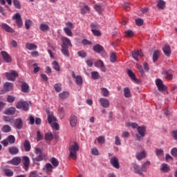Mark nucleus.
Returning <instances> with one entry per match:
<instances>
[{"instance_id": "obj_2", "label": "nucleus", "mask_w": 177, "mask_h": 177, "mask_svg": "<svg viewBox=\"0 0 177 177\" xmlns=\"http://www.w3.org/2000/svg\"><path fill=\"white\" fill-rule=\"evenodd\" d=\"M69 155L68 158H72V160H77V152L80 151V145L77 142H75L73 145H71L68 147Z\"/></svg>"}, {"instance_id": "obj_12", "label": "nucleus", "mask_w": 177, "mask_h": 177, "mask_svg": "<svg viewBox=\"0 0 177 177\" xmlns=\"http://www.w3.org/2000/svg\"><path fill=\"white\" fill-rule=\"evenodd\" d=\"M94 66L95 67H98L99 68H101V71H103V73H106V66H104V63L103 61L99 59L97 60Z\"/></svg>"}, {"instance_id": "obj_38", "label": "nucleus", "mask_w": 177, "mask_h": 177, "mask_svg": "<svg viewBox=\"0 0 177 177\" xmlns=\"http://www.w3.org/2000/svg\"><path fill=\"white\" fill-rule=\"evenodd\" d=\"M1 131L2 132H4V133H8V132H10V131H12V128L10 126L6 124L2 127Z\"/></svg>"}, {"instance_id": "obj_57", "label": "nucleus", "mask_w": 177, "mask_h": 177, "mask_svg": "<svg viewBox=\"0 0 177 177\" xmlns=\"http://www.w3.org/2000/svg\"><path fill=\"white\" fill-rule=\"evenodd\" d=\"M32 66L35 67L33 73L34 74H37V73L41 70V68L38 66V64L37 63L33 64Z\"/></svg>"}, {"instance_id": "obj_44", "label": "nucleus", "mask_w": 177, "mask_h": 177, "mask_svg": "<svg viewBox=\"0 0 177 177\" xmlns=\"http://www.w3.org/2000/svg\"><path fill=\"white\" fill-rule=\"evenodd\" d=\"M111 63H115L117 62V54L115 53H112L110 57Z\"/></svg>"}, {"instance_id": "obj_63", "label": "nucleus", "mask_w": 177, "mask_h": 177, "mask_svg": "<svg viewBox=\"0 0 177 177\" xmlns=\"http://www.w3.org/2000/svg\"><path fill=\"white\" fill-rule=\"evenodd\" d=\"M82 45H92V42L91 41H88V39H84L82 41Z\"/></svg>"}, {"instance_id": "obj_6", "label": "nucleus", "mask_w": 177, "mask_h": 177, "mask_svg": "<svg viewBox=\"0 0 177 177\" xmlns=\"http://www.w3.org/2000/svg\"><path fill=\"white\" fill-rule=\"evenodd\" d=\"M156 85L160 92H164V91H167V86L164 85V83L161 79H157L156 80Z\"/></svg>"}, {"instance_id": "obj_60", "label": "nucleus", "mask_w": 177, "mask_h": 177, "mask_svg": "<svg viewBox=\"0 0 177 177\" xmlns=\"http://www.w3.org/2000/svg\"><path fill=\"white\" fill-rule=\"evenodd\" d=\"M77 55H78V56H79L80 57H82L83 59H84V57H86V53H85V51H84V50L79 51V52L77 53Z\"/></svg>"}, {"instance_id": "obj_22", "label": "nucleus", "mask_w": 177, "mask_h": 177, "mask_svg": "<svg viewBox=\"0 0 177 177\" xmlns=\"http://www.w3.org/2000/svg\"><path fill=\"white\" fill-rule=\"evenodd\" d=\"M93 49L94 52H96V53H101V52L104 50V48H103L100 44H96L93 46Z\"/></svg>"}, {"instance_id": "obj_55", "label": "nucleus", "mask_w": 177, "mask_h": 177, "mask_svg": "<svg viewBox=\"0 0 177 177\" xmlns=\"http://www.w3.org/2000/svg\"><path fill=\"white\" fill-rule=\"evenodd\" d=\"M127 125V127H132L133 129H138V128H139V125L135 122H129Z\"/></svg>"}, {"instance_id": "obj_8", "label": "nucleus", "mask_w": 177, "mask_h": 177, "mask_svg": "<svg viewBox=\"0 0 177 177\" xmlns=\"http://www.w3.org/2000/svg\"><path fill=\"white\" fill-rule=\"evenodd\" d=\"M14 20H16V24L18 27H21L23 26V21L21 20V16L19 12L16 13L14 17H12Z\"/></svg>"}, {"instance_id": "obj_41", "label": "nucleus", "mask_w": 177, "mask_h": 177, "mask_svg": "<svg viewBox=\"0 0 177 177\" xmlns=\"http://www.w3.org/2000/svg\"><path fill=\"white\" fill-rule=\"evenodd\" d=\"M28 89H29V86H28V84H27V83H24L21 85V91L22 92H24V93H28Z\"/></svg>"}, {"instance_id": "obj_46", "label": "nucleus", "mask_w": 177, "mask_h": 177, "mask_svg": "<svg viewBox=\"0 0 177 177\" xmlns=\"http://www.w3.org/2000/svg\"><path fill=\"white\" fill-rule=\"evenodd\" d=\"M3 172L6 176H8V177L13 176V171L9 169H4Z\"/></svg>"}, {"instance_id": "obj_25", "label": "nucleus", "mask_w": 177, "mask_h": 177, "mask_svg": "<svg viewBox=\"0 0 177 177\" xmlns=\"http://www.w3.org/2000/svg\"><path fill=\"white\" fill-rule=\"evenodd\" d=\"M70 96V93L68 91H63L59 94V98L62 99L63 100L67 99Z\"/></svg>"}, {"instance_id": "obj_32", "label": "nucleus", "mask_w": 177, "mask_h": 177, "mask_svg": "<svg viewBox=\"0 0 177 177\" xmlns=\"http://www.w3.org/2000/svg\"><path fill=\"white\" fill-rule=\"evenodd\" d=\"M42 160H44V153H39L37 158H32L34 164H37V162L42 161Z\"/></svg>"}, {"instance_id": "obj_43", "label": "nucleus", "mask_w": 177, "mask_h": 177, "mask_svg": "<svg viewBox=\"0 0 177 177\" xmlns=\"http://www.w3.org/2000/svg\"><path fill=\"white\" fill-rule=\"evenodd\" d=\"M51 164L55 167V168L59 167V160L56 159L55 157H53L50 160Z\"/></svg>"}, {"instance_id": "obj_58", "label": "nucleus", "mask_w": 177, "mask_h": 177, "mask_svg": "<svg viewBox=\"0 0 177 177\" xmlns=\"http://www.w3.org/2000/svg\"><path fill=\"white\" fill-rule=\"evenodd\" d=\"M156 153L158 157H160V156H164V150H162V149H157L156 150Z\"/></svg>"}, {"instance_id": "obj_40", "label": "nucleus", "mask_w": 177, "mask_h": 177, "mask_svg": "<svg viewBox=\"0 0 177 177\" xmlns=\"http://www.w3.org/2000/svg\"><path fill=\"white\" fill-rule=\"evenodd\" d=\"M94 9L96 10V12L98 13V15H102L104 9L102 8V6L97 5V4H95L94 6Z\"/></svg>"}, {"instance_id": "obj_64", "label": "nucleus", "mask_w": 177, "mask_h": 177, "mask_svg": "<svg viewBox=\"0 0 177 177\" xmlns=\"http://www.w3.org/2000/svg\"><path fill=\"white\" fill-rule=\"evenodd\" d=\"M125 37H133L134 33L132 30H128L125 32Z\"/></svg>"}, {"instance_id": "obj_4", "label": "nucleus", "mask_w": 177, "mask_h": 177, "mask_svg": "<svg viewBox=\"0 0 177 177\" xmlns=\"http://www.w3.org/2000/svg\"><path fill=\"white\" fill-rule=\"evenodd\" d=\"M138 134H136V139L138 142H140L142 138H145L146 135V127H138Z\"/></svg>"}, {"instance_id": "obj_23", "label": "nucleus", "mask_w": 177, "mask_h": 177, "mask_svg": "<svg viewBox=\"0 0 177 177\" xmlns=\"http://www.w3.org/2000/svg\"><path fill=\"white\" fill-rule=\"evenodd\" d=\"M26 48L28 50H35L38 48V46L32 43H26Z\"/></svg>"}, {"instance_id": "obj_59", "label": "nucleus", "mask_w": 177, "mask_h": 177, "mask_svg": "<svg viewBox=\"0 0 177 177\" xmlns=\"http://www.w3.org/2000/svg\"><path fill=\"white\" fill-rule=\"evenodd\" d=\"M91 154H93V156H99L100 153H99V150L97 149L93 148L91 149Z\"/></svg>"}, {"instance_id": "obj_31", "label": "nucleus", "mask_w": 177, "mask_h": 177, "mask_svg": "<svg viewBox=\"0 0 177 177\" xmlns=\"http://www.w3.org/2000/svg\"><path fill=\"white\" fill-rule=\"evenodd\" d=\"M136 157L137 160L140 161V160H143V158H145V157H146V152L145 151H142L137 153Z\"/></svg>"}, {"instance_id": "obj_27", "label": "nucleus", "mask_w": 177, "mask_h": 177, "mask_svg": "<svg viewBox=\"0 0 177 177\" xmlns=\"http://www.w3.org/2000/svg\"><path fill=\"white\" fill-rule=\"evenodd\" d=\"M24 147L25 151H30L31 150V143L28 140H26L24 142Z\"/></svg>"}, {"instance_id": "obj_5", "label": "nucleus", "mask_w": 177, "mask_h": 177, "mask_svg": "<svg viewBox=\"0 0 177 177\" xmlns=\"http://www.w3.org/2000/svg\"><path fill=\"white\" fill-rule=\"evenodd\" d=\"M6 78L8 81H15L17 77H19V74L15 71H10L5 73Z\"/></svg>"}, {"instance_id": "obj_52", "label": "nucleus", "mask_w": 177, "mask_h": 177, "mask_svg": "<svg viewBox=\"0 0 177 177\" xmlns=\"http://www.w3.org/2000/svg\"><path fill=\"white\" fill-rule=\"evenodd\" d=\"M32 24V21L30 19H27L25 21V27L26 30H30V28L31 27Z\"/></svg>"}, {"instance_id": "obj_11", "label": "nucleus", "mask_w": 177, "mask_h": 177, "mask_svg": "<svg viewBox=\"0 0 177 177\" xmlns=\"http://www.w3.org/2000/svg\"><path fill=\"white\" fill-rule=\"evenodd\" d=\"M1 56L3 59V60H5V62H6V63L12 62V57H10V55L7 52L1 51Z\"/></svg>"}, {"instance_id": "obj_19", "label": "nucleus", "mask_w": 177, "mask_h": 177, "mask_svg": "<svg viewBox=\"0 0 177 177\" xmlns=\"http://www.w3.org/2000/svg\"><path fill=\"white\" fill-rule=\"evenodd\" d=\"M1 27L3 30H5L6 32H15V30L7 24H1Z\"/></svg>"}, {"instance_id": "obj_54", "label": "nucleus", "mask_w": 177, "mask_h": 177, "mask_svg": "<svg viewBox=\"0 0 177 177\" xmlns=\"http://www.w3.org/2000/svg\"><path fill=\"white\" fill-rule=\"evenodd\" d=\"M15 8L17 9H21V5H20V1L19 0H12Z\"/></svg>"}, {"instance_id": "obj_7", "label": "nucleus", "mask_w": 177, "mask_h": 177, "mask_svg": "<svg viewBox=\"0 0 177 177\" xmlns=\"http://www.w3.org/2000/svg\"><path fill=\"white\" fill-rule=\"evenodd\" d=\"M22 162L24 165V168L26 171L28 170V167H30V158L28 156H23L22 157Z\"/></svg>"}, {"instance_id": "obj_24", "label": "nucleus", "mask_w": 177, "mask_h": 177, "mask_svg": "<svg viewBox=\"0 0 177 177\" xmlns=\"http://www.w3.org/2000/svg\"><path fill=\"white\" fill-rule=\"evenodd\" d=\"M133 169H135L136 174H138L139 175H143V169L142 167H140L138 165H133Z\"/></svg>"}, {"instance_id": "obj_49", "label": "nucleus", "mask_w": 177, "mask_h": 177, "mask_svg": "<svg viewBox=\"0 0 177 177\" xmlns=\"http://www.w3.org/2000/svg\"><path fill=\"white\" fill-rule=\"evenodd\" d=\"M64 31L68 37H73V32L70 28H64Z\"/></svg>"}, {"instance_id": "obj_62", "label": "nucleus", "mask_w": 177, "mask_h": 177, "mask_svg": "<svg viewBox=\"0 0 177 177\" xmlns=\"http://www.w3.org/2000/svg\"><path fill=\"white\" fill-rule=\"evenodd\" d=\"M171 154L173 157H177V148L174 147L171 150Z\"/></svg>"}, {"instance_id": "obj_18", "label": "nucleus", "mask_w": 177, "mask_h": 177, "mask_svg": "<svg viewBox=\"0 0 177 177\" xmlns=\"http://www.w3.org/2000/svg\"><path fill=\"white\" fill-rule=\"evenodd\" d=\"M8 151L10 154H12V156H16V154H19V148L17 147L12 146L8 148Z\"/></svg>"}, {"instance_id": "obj_13", "label": "nucleus", "mask_w": 177, "mask_h": 177, "mask_svg": "<svg viewBox=\"0 0 177 177\" xmlns=\"http://www.w3.org/2000/svg\"><path fill=\"white\" fill-rule=\"evenodd\" d=\"M131 55L133 59L136 60V62H139V59L138 58V56H140V57H143V53L140 50L137 51L136 50L132 51Z\"/></svg>"}, {"instance_id": "obj_51", "label": "nucleus", "mask_w": 177, "mask_h": 177, "mask_svg": "<svg viewBox=\"0 0 177 177\" xmlns=\"http://www.w3.org/2000/svg\"><path fill=\"white\" fill-rule=\"evenodd\" d=\"M54 89L55 92H57V93L62 92V84H59V83L55 84L54 85Z\"/></svg>"}, {"instance_id": "obj_50", "label": "nucleus", "mask_w": 177, "mask_h": 177, "mask_svg": "<svg viewBox=\"0 0 177 177\" xmlns=\"http://www.w3.org/2000/svg\"><path fill=\"white\" fill-rule=\"evenodd\" d=\"M75 82L79 86L82 85V77H81V75H77L75 79Z\"/></svg>"}, {"instance_id": "obj_61", "label": "nucleus", "mask_w": 177, "mask_h": 177, "mask_svg": "<svg viewBox=\"0 0 177 177\" xmlns=\"http://www.w3.org/2000/svg\"><path fill=\"white\" fill-rule=\"evenodd\" d=\"M136 24L138 26H143V19L138 18L136 19Z\"/></svg>"}, {"instance_id": "obj_28", "label": "nucleus", "mask_w": 177, "mask_h": 177, "mask_svg": "<svg viewBox=\"0 0 177 177\" xmlns=\"http://www.w3.org/2000/svg\"><path fill=\"white\" fill-rule=\"evenodd\" d=\"M71 127H75L77 125V116L72 115L70 119Z\"/></svg>"}, {"instance_id": "obj_1", "label": "nucleus", "mask_w": 177, "mask_h": 177, "mask_svg": "<svg viewBox=\"0 0 177 177\" xmlns=\"http://www.w3.org/2000/svg\"><path fill=\"white\" fill-rule=\"evenodd\" d=\"M61 52L65 57H70V52L68 51V48H73V44H71V40L66 37H61Z\"/></svg>"}, {"instance_id": "obj_15", "label": "nucleus", "mask_w": 177, "mask_h": 177, "mask_svg": "<svg viewBox=\"0 0 177 177\" xmlns=\"http://www.w3.org/2000/svg\"><path fill=\"white\" fill-rule=\"evenodd\" d=\"M127 74L129 77L131 78V80H132V81H134V82H136V84H139V80L136 78V75H135L131 70H128Z\"/></svg>"}, {"instance_id": "obj_14", "label": "nucleus", "mask_w": 177, "mask_h": 177, "mask_svg": "<svg viewBox=\"0 0 177 177\" xmlns=\"http://www.w3.org/2000/svg\"><path fill=\"white\" fill-rule=\"evenodd\" d=\"M14 124L17 129H21L23 128V120L21 118H17L14 120Z\"/></svg>"}, {"instance_id": "obj_20", "label": "nucleus", "mask_w": 177, "mask_h": 177, "mask_svg": "<svg viewBox=\"0 0 177 177\" xmlns=\"http://www.w3.org/2000/svg\"><path fill=\"white\" fill-rule=\"evenodd\" d=\"M163 53H165V56H167L169 57L171 56V47L169 45L165 44V46L162 48Z\"/></svg>"}, {"instance_id": "obj_21", "label": "nucleus", "mask_w": 177, "mask_h": 177, "mask_svg": "<svg viewBox=\"0 0 177 177\" xmlns=\"http://www.w3.org/2000/svg\"><path fill=\"white\" fill-rule=\"evenodd\" d=\"M16 113V108L10 107L4 111V114L6 115H13Z\"/></svg>"}, {"instance_id": "obj_48", "label": "nucleus", "mask_w": 177, "mask_h": 177, "mask_svg": "<svg viewBox=\"0 0 177 177\" xmlns=\"http://www.w3.org/2000/svg\"><path fill=\"white\" fill-rule=\"evenodd\" d=\"M91 77L93 80H99V78H100V75L97 71L91 72Z\"/></svg>"}, {"instance_id": "obj_33", "label": "nucleus", "mask_w": 177, "mask_h": 177, "mask_svg": "<svg viewBox=\"0 0 177 177\" xmlns=\"http://www.w3.org/2000/svg\"><path fill=\"white\" fill-rule=\"evenodd\" d=\"M162 74L166 80H172V78H174V75H172L171 73H169L167 71H163Z\"/></svg>"}, {"instance_id": "obj_56", "label": "nucleus", "mask_w": 177, "mask_h": 177, "mask_svg": "<svg viewBox=\"0 0 177 177\" xmlns=\"http://www.w3.org/2000/svg\"><path fill=\"white\" fill-rule=\"evenodd\" d=\"M46 169L47 172H52L53 169V166L50 163L46 164Z\"/></svg>"}, {"instance_id": "obj_39", "label": "nucleus", "mask_w": 177, "mask_h": 177, "mask_svg": "<svg viewBox=\"0 0 177 177\" xmlns=\"http://www.w3.org/2000/svg\"><path fill=\"white\" fill-rule=\"evenodd\" d=\"M7 140L8 141V143L13 145V143L16 142V138H15V136L10 135L8 136Z\"/></svg>"}, {"instance_id": "obj_35", "label": "nucleus", "mask_w": 177, "mask_h": 177, "mask_svg": "<svg viewBox=\"0 0 177 177\" xmlns=\"http://www.w3.org/2000/svg\"><path fill=\"white\" fill-rule=\"evenodd\" d=\"M157 8L162 10L165 9V2L164 1V0H159L158 1Z\"/></svg>"}, {"instance_id": "obj_29", "label": "nucleus", "mask_w": 177, "mask_h": 177, "mask_svg": "<svg viewBox=\"0 0 177 177\" xmlns=\"http://www.w3.org/2000/svg\"><path fill=\"white\" fill-rule=\"evenodd\" d=\"M4 89L7 91V92H10V91H12V89H13V83L6 82L4 84Z\"/></svg>"}, {"instance_id": "obj_45", "label": "nucleus", "mask_w": 177, "mask_h": 177, "mask_svg": "<svg viewBox=\"0 0 177 177\" xmlns=\"http://www.w3.org/2000/svg\"><path fill=\"white\" fill-rule=\"evenodd\" d=\"M147 167H150V161H149V160L144 162L141 167L142 168L143 172H146L147 171Z\"/></svg>"}, {"instance_id": "obj_36", "label": "nucleus", "mask_w": 177, "mask_h": 177, "mask_svg": "<svg viewBox=\"0 0 177 177\" xmlns=\"http://www.w3.org/2000/svg\"><path fill=\"white\" fill-rule=\"evenodd\" d=\"M160 171L162 172H168L169 171V165L167 164H162L160 166Z\"/></svg>"}, {"instance_id": "obj_34", "label": "nucleus", "mask_w": 177, "mask_h": 177, "mask_svg": "<svg viewBox=\"0 0 177 177\" xmlns=\"http://www.w3.org/2000/svg\"><path fill=\"white\" fill-rule=\"evenodd\" d=\"M124 97H131L132 94H131V90L128 87L124 88Z\"/></svg>"}, {"instance_id": "obj_3", "label": "nucleus", "mask_w": 177, "mask_h": 177, "mask_svg": "<svg viewBox=\"0 0 177 177\" xmlns=\"http://www.w3.org/2000/svg\"><path fill=\"white\" fill-rule=\"evenodd\" d=\"M16 107L18 109L24 110V111H28V109H30V105L26 101L21 100L17 103Z\"/></svg>"}, {"instance_id": "obj_30", "label": "nucleus", "mask_w": 177, "mask_h": 177, "mask_svg": "<svg viewBox=\"0 0 177 177\" xmlns=\"http://www.w3.org/2000/svg\"><path fill=\"white\" fill-rule=\"evenodd\" d=\"M158 57H160V51L156 50L154 51L152 57L153 63H156L158 60Z\"/></svg>"}, {"instance_id": "obj_17", "label": "nucleus", "mask_w": 177, "mask_h": 177, "mask_svg": "<svg viewBox=\"0 0 177 177\" xmlns=\"http://www.w3.org/2000/svg\"><path fill=\"white\" fill-rule=\"evenodd\" d=\"M47 114L48 123L53 124L54 122H56L57 121L56 118H55V115H53V113H50V112H49L48 111H47Z\"/></svg>"}, {"instance_id": "obj_37", "label": "nucleus", "mask_w": 177, "mask_h": 177, "mask_svg": "<svg viewBox=\"0 0 177 177\" xmlns=\"http://www.w3.org/2000/svg\"><path fill=\"white\" fill-rule=\"evenodd\" d=\"M91 10V8H89V6L87 5H84L80 10L81 15H85L86 12H89Z\"/></svg>"}, {"instance_id": "obj_42", "label": "nucleus", "mask_w": 177, "mask_h": 177, "mask_svg": "<svg viewBox=\"0 0 177 177\" xmlns=\"http://www.w3.org/2000/svg\"><path fill=\"white\" fill-rule=\"evenodd\" d=\"M52 64L55 71H60V65H59V63L57 62V61L53 62Z\"/></svg>"}, {"instance_id": "obj_53", "label": "nucleus", "mask_w": 177, "mask_h": 177, "mask_svg": "<svg viewBox=\"0 0 177 177\" xmlns=\"http://www.w3.org/2000/svg\"><path fill=\"white\" fill-rule=\"evenodd\" d=\"M39 28L41 31H48L49 30V26L45 24H40Z\"/></svg>"}, {"instance_id": "obj_16", "label": "nucleus", "mask_w": 177, "mask_h": 177, "mask_svg": "<svg viewBox=\"0 0 177 177\" xmlns=\"http://www.w3.org/2000/svg\"><path fill=\"white\" fill-rule=\"evenodd\" d=\"M21 162V158L20 157H15L11 160L8 161V164L12 165H19Z\"/></svg>"}, {"instance_id": "obj_10", "label": "nucleus", "mask_w": 177, "mask_h": 177, "mask_svg": "<svg viewBox=\"0 0 177 177\" xmlns=\"http://www.w3.org/2000/svg\"><path fill=\"white\" fill-rule=\"evenodd\" d=\"M100 103L104 109H109V107H110V101L104 97L100 99Z\"/></svg>"}, {"instance_id": "obj_26", "label": "nucleus", "mask_w": 177, "mask_h": 177, "mask_svg": "<svg viewBox=\"0 0 177 177\" xmlns=\"http://www.w3.org/2000/svg\"><path fill=\"white\" fill-rule=\"evenodd\" d=\"M101 93L104 97H109L110 96V91L106 88H101Z\"/></svg>"}, {"instance_id": "obj_9", "label": "nucleus", "mask_w": 177, "mask_h": 177, "mask_svg": "<svg viewBox=\"0 0 177 177\" xmlns=\"http://www.w3.org/2000/svg\"><path fill=\"white\" fill-rule=\"evenodd\" d=\"M111 164L116 169H120V162H118V158L117 156H113L111 158Z\"/></svg>"}, {"instance_id": "obj_47", "label": "nucleus", "mask_w": 177, "mask_h": 177, "mask_svg": "<svg viewBox=\"0 0 177 177\" xmlns=\"http://www.w3.org/2000/svg\"><path fill=\"white\" fill-rule=\"evenodd\" d=\"M54 138L55 137L53 136V134L52 133V132L46 133L45 134V139H46V140H53Z\"/></svg>"}]
</instances>
